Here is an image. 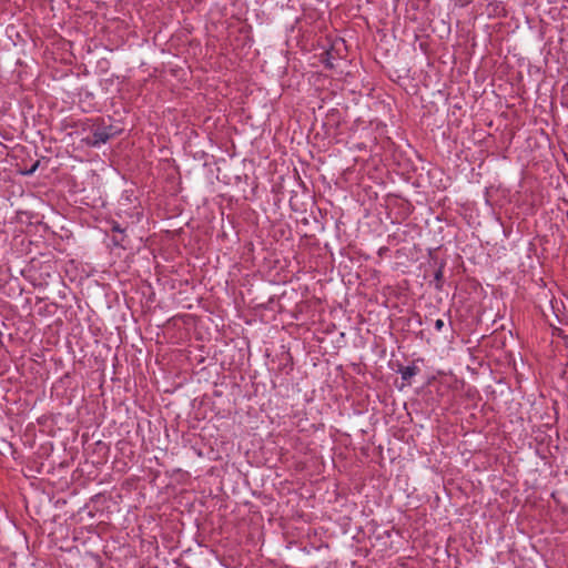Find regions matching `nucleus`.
Instances as JSON below:
<instances>
[{"label":"nucleus","mask_w":568,"mask_h":568,"mask_svg":"<svg viewBox=\"0 0 568 568\" xmlns=\"http://www.w3.org/2000/svg\"><path fill=\"white\" fill-rule=\"evenodd\" d=\"M112 231L120 234L124 233V229H122L119 223H113Z\"/></svg>","instance_id":"nucleus-4"},{"label":"nucleus","mask_w":568,"mask_h":568,"mask_svg":"<svg viewBox=\"0 0 568 568\" xmlns=\"http://www.w3.org/2000/svg\"><path fill=\"white\" fill-rule=\"evenodd\" d=\"M39 166V162H36L29 171L26 172V174H33Z\"/></svg>","instance_id":"nucleus-5"},{"label":"nucleus","mask_w":568,"mask_h":568,"mask_svg":"<svg viewBox=\"0 0 568 568\" xmlns=\"http://www.w3.org/2000/svg\"><path fill=\"white\" fill-rule=\"evenodd\" d=\"M442 276H443V274H442V271H440V270H439V271H437V272L435 273V280H436L437 282H439V281L442 280Z\"/></svg>","instance_id":"nucleus-7"},{"label":"nucleus","mask_w":568,"mask_h":568,"mask_svg":"<svg viewBox=\"0 0 568 568\" xmlns=\"http://www.w3.org/2000/svg\"><path fill=\"white\" fill-rule=\"evenodd\" d=\"M123 239H116L115 236L112 239V243L114 246H122L121 242Z\"/></svg>","instance_id":"nucleus-6"},{"label":"nucleus","mask_w":568,"mask_h":568,"mask_svg":"<svg viewBox=\"0 0 568 568\" xmlns=\"http://www.w3.org/2000/svg\"><path fill=\"white\" fill-rule=\"evenodd\" d=\"M419 368L416 365L403 366L398 369L403 381L409 382L412 377L417 375Z\"/></svg>","instance_id":"nucleus-2"},{"label":"nucleus","mask_w":568,"mask_h":568,"mask_svg":"<svg viewBox=\"0 0 568 568\" xmlns=\"http://www.w3.org/2000/svg\"><path fill=\"white\" fill-rule=\"evenodd\" d=\"M444 325H445L444 321L438 318V320L435 321L434 327H435L436 331L439 332V331L443 329Z\"/></svg>","instance_id":"nucleus-3"},{"label":"nucleus","mask_w":568,"mask_h":568,"mask_svg":"<svg viewBox=\"0 0 568 568\" xmlns=\"http://www.w3.org/2000/svg\"><path fill=\"white\" fill-rule=\"evenodd\" d=\"M111 134L104 128L95 129L92 134L87 139L88 144L94 148L100 146L103 143H106Z\"/></svg>","instance_id":"nucleus-1"}]
</instances>
